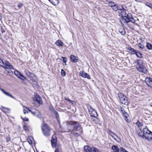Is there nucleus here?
Returning <instances> with one entry per match:
<instances>
[{
	"mask_svg": "<svg viewBox=\"0 0 152 152\" xmlns=\"http://www.w3.org/2000/svg\"><path fill=\"white\" fill-rule=\"evenodd\" d=\"M0 90L4 94L14 99V97L12 96V95L10 94L9 93L6 92L2 88H1Z\"/></svg>",
	"mask_w": 152,
	"mask_h": 152,
	"instance_id": "obj_20",
	"label": "nucleus"
},
{
	"mask_svg": "<svg viewBox=\"0 0 152 152\" xmlns=\"http://www.w3.org/2000/svg\"><path fill=\"white\" fill-rule=\"evenodd\" d=\"M136 124L139 127H140L142 126L143 123H140V122L137 121L136 123Z\"/></svg>",
	"mask_w": 152,
	"mask_h": 152,
	"instance_id": "obj_36",
	"label": "nucleus"
},
{
	"mask_svg": "<svg viewBox=\"0 0 152 152\" xmlns=\"http://www.w3.org/2000/svg\"><path fill=\"white\" fill-rule=\"evenodd\" d=\"M29 77L30 78L31 80H36V77L34 74L31 73L29 75Z\"/></svg>",
	"mask_w": 152,
	"mask_h": 152,
	"instance_id": "obj_28",
	"label": "nucleus"
},
{
	"mask_svg": "<svg viewBox=\"0 0 152 152\" xmlns=\"http://www.w3.org/2000/svg\"><path fill=\"white\" fill-rule=\"evenodd\" d=\"M109 6L111 7H113V6H114L115 5V4L114 3V2L113 1H111L109 3Z\"/></svg>",
	"mask_w": 152,
	"mask_h": 152,
	"instance_id": "obj_40",
	"label": "nucleus"
},
{
	"mask_svg": "<svg viewBox=\"0 0 152 152\" xmlns=\"http://www.w3.org/2000/svg\"><path fill=\"white\" fill-rule=\"evenodd\" d=\"M14 73L15 75L19 78L23 80H26V77H25L21 73L18 72V70H15L14 71Z\"/></svg>",
	"mask_w": 152,
	"mask_h": 152,
	"instance_id": "obj_9",
	"label": "nucleus"
},
{
	"mask_svg": "<svg viewBox=\"0 0 152 152\" xmlns=\"http://www.w3.org/2000/svg\"><path fill=\"white\" fill-rule=\"evenodd\" d=\"M41 128L42 133L44 136L48 137L50 135L52 129L47 124L44 123L42 124Z\"/></svg>",
	"mask_w": 152,
	"mask_h": 152,
	"instance_id": "obj_3",
	"label": "nucleus"
},
{
	"mask_svg": "<svg viewBox=\"0 0 152 152\" xmlns=\"http://www.w3.org/2000/svg\"><path fill=\"white\" fill-rule=\"evenodd\" d=\"M144 138L149 141H152V132L150 131V132Z\"/></svg>",
	"mask_w": 152,
	"mask_h": 152,
	"instance_id": "obj_19",
	"label": "nucleus"
},
{
	"mask_svg": "<svg viewBox=\"0 0 152 152\" xmlns=\"http://www.w3.org/2000/svg\"><path fill=\"white\" fill-rule=\"evenodd\" d=\"M80 75L84 78H87L88 79H91V77L87 73L83 71H80Z\"/></svg>",
	"mask_w": 152,
	"mask_h": 152,
	"instance_id": "obj_11",
	"label": "nucleus"
},
{
	"mask_svg": "<svg viewBox=\"0 0 152 152\" xmlns=\"http://www.w3.org/2000/svg\"><path fill=\"white\" fill-rule=\"evenodd\" d=\"M64 99L67 101H68L71 102L72 104H73L74 103H75L74 101H71L70 99L69 98H67L66 97H64Z\"/></svg>",
	"mask_w": 152,
	"mask_h": 152,
	"instance_id": "obj_32",
	"label": "nucleus"
},
{
	"mask_svg": "<svg viewBox=\"0 0 152 152\" xmlns=\"http://www.w3.org/2000/svg\"><path fill=\"white\" fill-rule=\"evenodd\" d=\"M127 49L129 50L128 52L129 53L132 54H134L136 52V50L133 48L128 46L127 48Z\"/></svg>",
	"mask_w": 152,
	"mask_h": 152,
	"instance_id": "obj_18",
	"label": "nucleus"
},
{
	"mask_svg": "<svg viewBox=\"0 0 152 152\" xmlns=\"http://www.w3.org/2000/svg\"><path fill=\"white\" fill-rule=\"evenodd\" d=\"M113 9L115 11H116L118 10V8L117 5L115 4V5L112 7Z\"/></svg>",
	"mask_w": 152,
	"mask_h": 152,
	"instance_id": "obj_35",
	"label": "nucleus"
},
{
	"mask_svg": "<svg viewBox=\"0 0 152 152\" xmlns=\"http://www.w3.org/2000/svg\"><path fill=\"white\" fill-rule=\"evenodd\" d=\"M1 110L5 113H8L10 112V110L7 108L3 106H1Z\"/></svg>",
	"mask_w": 152,
	"mask_h": 152,
	"instance_id": "obj_24",
	"label": "nucleus"
},
{
	"mask_svg": "<svg viewBox=\"0 0 152 152\" xmlns=\"http://www.w3.org/2000/svg\"><path fill=\"white\" fill-rule=\"evenodd\" d=\"M61 59H62L61 60L63 61V62H64L65 63V65H66V62L67 61L66 58L65 57H62Z\"/></svg>",
	"mask_w": 152,
	"mask_h": 152,
	"instance_id": "obj_37",
	"label": "nucleus"
},
{
	"mask_svg": "<svg viewBox=\"0 0 152 152\" xmlns=\"http://www.w3.org/2000/svg\"><path fill=\"white\" fill-rule=\"evenodd\" d=\"M41 99L40 96L38 95H35V97L34 98L33 100L38 102L39 104H40L42 103L41 101Z\"/></svg>",
	"mask_w": 152,
	"mask_h": 152,
	"instance_id": "obj_16",
	"label": "nucleus"
},
{
	"mask_svg": "<svg viewBox=\"0 0 152 152\" xmlns=\"http://www.w3.org/2000/svg\"><path fill=\"white\" fill-rule=\"evenodd\" d=\"M55 152H58V149L56 148L55 150Z\"/></svg>",
	"mask_w": 152,
	"mask_h": 152,
	"instance_id": "obj_49",
	"label": "nucleus"
},
{
	"mask_svg": "<svg viewBox=\"0 0 152 152\" xmlns=\"http://www.w3.org/2000/svg\"><path fill=\"white\" fill-rule=\"evenodd\" d=\"M67 126V129L64 132H71L72 130V126H73V129L74 130H79L81 129L80 125L78 123H77L75 121H69L66 124Z\"/></svg>",
	"mask_w": 152,
	"mask_h": 152,
	"instance_id": "obj_2",
	"label": "nucleus"
},
{
	"mask_svg": "<svg viewBox=\"0 0 152 152\" xmlns=\"http://www.w3.org/2000/svg\"><path fill=\"white\" fill-rule=\"evenodd\" d=\"M146 47L148 49L151 50L152 49V45L149 43H147Z\"/></svg>",
	"mask_w": 152,
	"mask_h": 152,
	"instance_id": "obj_30",
	"label": "nucleus"
},
{
	"mask_svg": "<svg viewBox=\"0 0 152 152\" xmlns=\"http://www.w3.org/2000/svg\"><path fill=\"white\" fill-rule=\"evenodd\" d=\"M81 129L80 130H74L72 129L71 132V134H73L74 136L76 137H78L80 136L83 133L82 128L80 125Z\"/></svg>",
	"mask_w": 152,
	"mask_h": 152,
	"instance_id": "obj_8",
	"label": "nucleus"
},
{
	"mask_svg": "<svg viewBox=\"0 0 152 152\" xmlns=\"http://www.w3.org/2000/svg\"><path fill=\"white\" fill-rule=\"evenodd\" d=\"M84 148L86 152H91L92 151V148L88 145L85 146Z\"/></svg>",
	"mask_w": 152,
	"mask_h": 152,
	"instance_id": "obj_21",
	"label": "nucleus"
},
{
	"mask_svg": "<svg viewBox=\"0 0 152 152\" xmlns=\"http://www.w3.org/2000/svg\"><path fill=\"white\" fill-rule=\"evenodd\" d=\"M135 54L138 58H141L142 57V54L140 52L136 51Z\"/></svg>",
	"mask_w": 152,
	"mask_h": 152,
	"instance_id": "obj_31",
	"label": "nucleus"
},
{
	"mask_svg": "<svg viewBox=\"0 0 152 152\" xmlns=\"http://www.w3.org/2000/svg\"><path fill=\"white\" fill-rule=\"evenodd\" d=\"M54 113L57 120L58 121V122L59 123L60 122V119L59 118V115L58 114V112L57 111H55L54 112Z\"/></svg>",
	"mask_w": 152,
	"mask_h": 152,
	"instance_id": "obj_27",
	"label": "nucleus"
},
{
	"mask_svg": "<svg viewBox=\"0 0 152 152\" xmlns=\"http://www.w3.org/2000/svg\"><path fill=\"white\" fill-rule=\"evenodd\" d=\"M6 139L7 142H9L10 140V138L9 137H7Z\"/></svg>",
	"mask_w": 152,
	"mask_h": 152,
	"instance_id": "obj_45",
	"label": "nucleus"
},
{
	"mask_svg": "<svg viewBox=\"0 0 152 152\" xmlns=\"http://www.w3.org/2000/svg\"><path fill=\"white\" fill-rule=\"evenodd\" d=\"M145 82L148 86L152 87V79L147 77L145 78Z\"/></svg>",
	"mask_w": 152,
	"mask_h": 152,
	"instance_id": "obj_12",
	"label": "nucleus"
},
{
	"mask_svg": "<svg viewBox=\"0 0 152 152\" xmlns=\"http://www.w3.org/2000/svg\"><path fill=\"white\" fill-rule=\"evenodd\" d=\"M4 63L3 61L0 58V66H3V67H4L3 66V65L4 64Z\"/></svg>",
	"mask_w": 152,
	"mask_h": 152,
	"instance_id": "obj_42",
	"label": "nucleus"
},
{
	"mask_svg": "<svg viewBox=\"0 0 152 152\" xmlns=\"http://www.w3.org/2000/svg\"><path fill=\"white\" fill-rule=\"evenodd\" d=\"M143 133V132L140 129L137 132V134L140 137H142L143 138H144V135Z\"/></svg>",
	"mask_w": 152,
	"mask_h": 152,
	"instance_id": "obj_23",
	"label": "nucleus"
},
{
	"mask_svg": "<svg viewBox=\"0 0 152 152\" xmlns=\"http://www.w3.org/2000/svg\"><path fill=\"white\" fill-rule=\"evenodd\" d=\"M23 111L24 114L28 113V111H29V112L31 113L33 115L36 116L40 119H42V118L41 113L36 109H29L28 107H25Z\"/></svg>",
	"mask_w": 152,
	"mask_h": 152,
	"instance_id": "obj_4",
	"label": "nucleus"
},
{
	"mask_svg": "<svg viewBox=\"0 0 152 152\" xmlns=\"http://www.w3.org/2000/svg\"><path fill=\"white\" fill-rule=\"evenodd\" d=\"M150 105L151 107H152V103H151Z\"/></svg>",
	"mask_w": 152,
	"mask_h": 152,
	"instance_id": "obj_52",
	"label": "nucleus"
},
{
	"mask_svg": "<svg viewBox=\"0 0 152 152\" xmlns=\"http://www.w3.org/2000/svg\"><path fill=\"white\" fill-rule=\"evenodd\" d=\"M88 109L91 117H94L95 119H97L96 117L97 116V114L96 110L90 106L88 107Z\"/></svg>",
	"mask_w": 152,
	"mask_h": 152,
	"instance_id": "obj_7",
	"label": "nucleus"
},
{
	"mask_svg": "<svg viewBox=\"0 0 152 152\" xmlns=\"http://www.w3.org/2000/svg\"><path fill=\"white\" fill-rule=\"evenodd\" d=\"M118 12L120 14L122 18V20L124 22H131L133 23H135V20L130 13H127L124 9L119 10Z\"/></svg>",
	"mask_w": 152,
	"mask_h": 152,
	"instance_id": "obj_1",
	"label": "nucleus"
},
{
	"mask_svg": "<svg viewBox=\"0 0 152 152\" xmlns=\"http://www.w3.org/2000/svg\"><path fill=\"white\" fill-rule=\"evenodd\" d=\"M138 46L141 49H143L144 48L143 45L140 43L138 44Z\"/></svg>",
	"mask_w": 152,
	"mask_h": 152,
	"instance_id": "obj_43",
	"label": "nucleus"
},
{
	"mask_svg": "<svg viewBox=\"0 0 152 152\" xmlns=\"http://www.w3.org/2000/svg\"><path fill=\"white\" fill-rule=\"evenodd\" d=\"M106 1L108 2L109 3H110V2H111L112 0H106Z\"/></svg>",
	"mask_w": 152,
	"mask_h": 152,
	"instance_id": "obj_48",
	"label": "nucleus"
},
{
	"mask_svg": "<svg viewBox=\"0 0 152 152\" xmlns=\"http://www.w3.org/2000/svg\"><path fill=\"white\" fill-rule=\"evenodd\" d=\"M53 4L56 5L59 3L58 0H48Z\"/></svg>",
	"mask_w": 152,
	"mask_h": 152,
	"instance_id": "obj_25",
	"label": "nucleus"
},
{
	"mask_svg": "<svg viewBox=\"0 0 152 152\" xmlns=\"http://www.w3.org/2000/svg\"><path fill=\"white\" fill-rule=\"evenodd\" d=\"M119 31L121 35H124L125 33V31L123 27H120L119 29Z\"/></svg>",
	"mask_w": 152,
	"mask_h": 152,
	"instance_id": "obj_26",
	"label": "nucleus"
},
{
	"mask_svg": "<svg viewBox=\"0 0 152 152\" xmlns=\"http://www.w3.org/2000/svg\"><path fill=\"white\" fill-rule=\"evenodd\" d=\"M91 119L93 120L94 121H96V119H95L94 118V117H91Z\"/></svg>",
	"mask_w": 152,
	"mask_h": 152,
	"instance_id": "obj_46",
	"label": "nucleus"
},
{
	"mask_svg": "<svg viewBox=\"0 0 152 152\" xmlns=\"http://www.w3.org/2000/svg\"><path fill=\"white\" fill-rule=\"evenodd\" d=\"M57 142V139L56 138L55 136H53L52 137L51 140V143L52 146L53 147H55L56 146V145Z\"/></svg>",
	"mask_w": 152,
	"mask_h": 152,
	"instance_id": "obj_13",
	"label": "nucleus"
},
{
	"mask_svg": "<svg viewBox=\"0 0 152 152\" xmlns=\"http://www.w3.org/2000/svg\"><path fill=\"white\" fill-rule=\"evenodd\" d=\"M137 64L138 67H137V69L140 72L144 73H147V70L146 67L142 65V61H138Z\"/></svg>",
	"mask_w": 152,
	"mask_h": 152,
	"instance_id": "obj_6",
	"label": "nucleus"
},
{
	"mask_svg": "<svg viewBox=\"0 0 152 152\" xmlns=\"http://www.w3.org/2000/svg\"><path fill=\"white\" fill-rule=\"evenodd\" d=\"M61 75L62 76H65L66 75V72L64 71L63 69H61Z\"/></svg>",
	"mask_w": 152,
	"mask_h": 152,
	"instance_id": "obj_38",
	"label": "nucleus"
},
{
	"mask_svg": "<svg viewBox=\"0 0 152 152\" xmlns=\"http://www.w3.org/2000/svg\"><path fill=\"white\" fill-rule=\"evenodd\" d=\"M55 44L59 47H62L63 45V42L59 39L57 40Z\"/></svg>",
	"mask_w": 152,
	"mask_h": 152,
	"instance_id": "obj_22",
	"label": "nucleus"
},
{
	"mask_svg": "<svg viewBox=\"0 0 152 152\" xmlns=\"http://www.w3.org/2000/svg\"><path fill=\"white\" fill-rule=\"evenodd\" d=\"M118 95L120 101L122 104L126 105H128L129 104L128 98L123 94L119 93Z\"/></svg>",
	"mask_w": 152,
	"mask_h": 152,
	"instance_id": "obj_5",
	"label": "nucleus"
},
{
	"mask_svg": "<svg viewBox=\"0 0 152 152\" xmlns=\"http://www.w3.org/2000/svg\"><path fill=\"white\" fill-rule=\"evenodd\" d=\"M4 64L3 65V66L4 68H6L7 69H11L13 68V66L11 65L10 63L7 61H5Z\"/></svg>",
	"mask_w": 152,
	"mask_h": 152,
	"instance_id": "obj_14",
	"label": "nucleus"
},
{
	"mask_svg": "<svg viewBox=\"0 0 152 152\" xmlns=\"http://www.w3.org/2000/svg\"><path fill=\"white\" fill-rule=\"evenodd\" d=\"M120 109H121L120 110L122 114L124 112V109L122 107H121Z\"/></svg>",
	"mask_w": 152,
	"mask_h": 152,
	"instance_id": "obj_44",
	"label": "nucleus"
},
{
	"mask_svg": "<svg viewBox=\"0 0 152 152\" xmlns=\"http://www.w3.org/2000/svg\"><path fill=\"white\" fill-rule=\"evenodd\" d=\"M144 135V137H145L147 134L150 132V131L148 130V128L146 126L143 129L142 131Z\"/></svg>",
	"mask_w": 152,
	"mask_h": 152,
	"instance_id": "obj_17",
	"label": "nucleus"
},
{
	"mask_svg": "<svg viewBox=\"0 0 152 152\" xmlns=\"http://www.w3.org/2000/svg\"><path fill=\"white\" fill-rule=\"evenodd\" d=\"M145 5L148 7L152 9V4L151 3L148 2H146L145 4Z\"/></svg>",
	"mask_w": 152,
	"mask_h": 152,
	"instance_id": "obj_34",
	"label": "nucleus"
},
{
	"mask_svg": "<svg viewBox=\"0 0 152 152\" xmlns=\"http://www.w3.org/2000/svg\"><path fill=\"white\" fill-rule=\"evenodd\" d=\"M24 120L26 121H28V118H26V119H24Z\"/></svg>",
	"mask_w": 152,
	"mask_h": 152,
	"instance_id": "obj_50",
	"label": "nucleus"
},
{
	"mask_svg": "<svg viewBox=\"0 0 152 152\" xmlns=\"http://www.w3.org/2000/svg\"><path fill=\"white\" fill-rule=\"evenodd\" d=\"M22 4H19L18 5V7L19 8L21 7H22Z\"/></svg>",
	"mask_w": 152,
	"mask_h": 152,
	"instance_id": "obj_47",
	"label": "nucleus"
},
{
	"mask_svg": "<svg viewBox=\"0 0 152 152\" xmlns=\"http://www.w3.org/2000/svg\"><path fill=\"white\" fill-rule=\"evenodd\" d=\"M24 72L25 74L27 75L28 76H29L31 72H29L28 70H25L24 71Z\"/></svg>",
	"mask_w": 152,
	"mask_h": 152,
	"instance_id": "obj_41",
	"label": "nucleus"
},
{
	"mask_svg": "<svg viewBox=\"0 0 152 152\" xmlns=\"http://www.w3.org/2000/svg\"><path fill=\"white\" fill-rule=\"evenodd\" d=\"M70 58L71 61L73 63L77 62L78 61V57L74 55H71L70 56Z\"/></svg>",
	"mask_w": 152,
	"mask_h": 152,
	"instance_id": "obj_15",
	"label": "nucleus"
},
{
	"mask_svg": "<svg viewBox=\"0 0 152 152\" xmlns=\"http://www.w3.org/2000/svg\"><path fill=\"white\" fill-rule=\"evenodd\" d=\"M28 140L29 143L30 144H32L33 140V138L32 137H29L28 138Z\"/></svg>",
	"mask_w": 152,
	"mask_h": 152,
	"instance_id": "obj_29",
	"label": "nucleus"
},
{
	"mask_svg": "<svg viewBox=\"0 0 152 152\" xmlns=\"http://www.w3.org/2000/svg\"><path fill=\"white\" fill-rule=\"evenodd\" d=\"M108 134L111 136L116 141H118L120 140V139L113 132L110 130L108 131Z\"/></svg>",
	"mask_w": 152,
	"mask_h": 152,
	"instance_id": "obj_10",
	"label": "nucleus"
},
{
	"mask_svg": "<svg viewBox=\"0 0 152 152\" xmlns=\"http://www.w3.org/2000/svg\"><path fill=\"white\" fill-rule=\"evenodd\" d=\"M122 114L124 117L126 118H127L128 116V114L125 111L124 112L122 113Z\"/></svg>",
	"mask_w": 152,
	"mask_h": 152,
	"instance_id": "obj_39",
	"label": "nucleus"
},
{
	"mask_svg": "<svg viewBox=\"0 0 152 152\" xmlns=\"http://www.w3.org/2000/svg\"><path fill=\"white\" fill-rule=\"evenodd\" d=\"M91 152H99V150L96 148L94 147H92Z\"/></svg>",
	"mask_w": 152,
	"mask_h": 152,
	"instance_id": "obj_33",
	"label": "nucleus"
},
{
	"mask_svg": "<svg viewBox=\"0 0 152 152\" xmlns=\"http://www.w3.org/2000/svg\"><path fill=\"white\" fill-rule=\"evenodd\" d=\"M26 126H23V128H24V129L26 130Z\"/></svg>",
	"mask_w": 152,
	"mask_h": 152,
	"instance_id": "obj_51",
	"label": "nucleus"
}]
</instances>
